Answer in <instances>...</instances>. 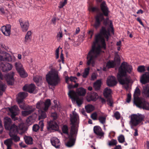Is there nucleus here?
Here are the masks:
<instances>
[{
    "instance_id": "393cba45",
    "label": "nucleus",
    "mask_w": 149,
    "mask_h": 149,
    "mask_svg": "<svg viewBox=\"0 0 149 149\" xmlns=\"http://www.w3.org/2000/svg\"><path fill=\"white\" fill-rule=\"evenodd\" d=\"M93 130L95 133L101 137L104 135V133L102 132L101 127L99 126H96L94 127Z\"/></svg>"
},
{
    "instance_id": "c9c22d12",
    "label": "nucleus",
    "mask_w": 149,
    "mask_h": 149,
    "mask_svg": "<svg viewBox=\"0 0 149 149\" xmlns=\"http://www.w3.org/2000/svg\"><path fill=\"white\" fill-rule=\"evenodd\" d=\"M4 143L7 147H11L13 144V141L10 139H8L5 140Z\"/></svg>"
},
{
    "instance_id": "9b49d317",
    "label": "nucleus",
    "mask_w": 149,
    "mask_h": 149,
    "mask_svg": "<svg viewBox=\"0 0 149 149\" xmlns=\"http://www.w3.org/2000/svg\"><path fill=\"white\" fill-rule=\"evenodd\" d=\"M68 95L74 101H76V103L80 106L83 102L82 100L80 99L77 95L76 92L73 90H70Z\"/></svg>"
},
{
    "instance_id": "58836bf2",
    "label": "nucleus",
    "mask_w": 149,
    "mask_h": 149,
    "mask_svg": "<svg viewBox=\"0 0 149 149\" xmlns=\"http://www.w3.org/2000/svg\"><path fill=\"white\" fill-rule=\"evenodd\" d=\"M3 61H12V58L11 56L8 53H6V57L3 58Z\"/></svg>"
},
{
    "instance_id": "0e129e2a",
    "label": "nucleus",
    "mask_w": 149,
    "mask_h": 149,
    "mask_svg": "<svg viewBox=\"0 0 149 149\" xmlns=\"http://www.w3.org/2000/svg\"><path fill=\"white\" fill-rule=\"evenodd\" d=\"M38 125H39V127H43L44 123H43V120H41L40 121Z\"/></svg>"
},
{
    "instance_id": "6ab92c4d",
    "label": "nucleus",
    "mask_w": 149,
    "mask_h": 149,
    "mask_svg": "<svg viewBox=\"0 0 149 149\" xmlns=\"http://www.w3.org/2000/svg\"><path fill=\"white\" fill-rule=\"evenodd\" d=\"M141 82L143 84H145L149 82V73L145 72L142 76L140 79Z\"/></svg>"
},
{
    "instance_id": "f257e3e1",
    "label": "nucleus",
    "mask_w": 149,
    "mask_h": 149,
    "mask_svg": "<svg viewBox=\"0 0 149 149\" xmlns=\"http://www.w3.org/2000/svg\"><path fill=\"white\" fill-rule=\"evenodd\" d=\"M108 40L109 36H110L109 28L107 30L105 27L102 26L100 30V33L95 36V41L93 42L92 49L88 53L87 57V64L88 65L91 64L93 66L95 64V60L99 55L101 48L106 49V44L104 37Z\"/></svg>"
},
{
    "instance_id": "412c9836",
    "label": "nucleus",
    "mask_w": 149,
    "mask_h": 149,
    "mask_svg": "<svg viewBox=\"0 0 149 149\" xmlns=\"http://www.w3.org/2000/svg\"><path fill=\"white\" fill-rule=\"evenodd\" d=\"M19 21L22 31L23 32L26 31L29 27V22L28 21L24 22L21 19L19 20Z\"/></svg>"
},
{
    "instance_id": "3c124183",
    "label": "nucleus",
    "mask_w": 149,
    "mask_h": 149,
    "mask_svg": "<svg viewBox=\"0 0 149 149\" xmlns=\"http://www.w3.org/2000/svg\"><path fill=\"white\" fill-rule=\"evenodd\" d=\"M67 3V1H61L59 3V6L58 7L60 8H61L65 5Z\"/></svg>"
},
{
    "instance_id": "6e6d98bb",
    "label": "nucleus",
    "mask_w": 149,
    "mask_h": 149,
    "mask_svg": "<svg viewBox=\"0 0 149 149\" xmlns=\"http://www.w3.org/2000/svg\"><path fill=\"white\" fill-rule=\"evenodd\" d=\"M131 98V93H128L127 95L126 99V102L129 103L130 102Z\"/></svg>"
},
{
    "instance_id": "680f3d73",
    "label": "nucleus",
    "mask_w": 149,
    "mask_h": 149,
    "mask_svg": "<svg viewBox=\"0 0 149 149\" xmlns=\"http://www.w3.org/2000/svg\"><path fill=\"white\" fill-rule=\"evenodd\" d=\"M31 31H29L27 32V33L26 34L25 36L27 38H31Z\"/></svg>"
},
{
    "instance_id": "4c0bfd02",
    "label": "nucleus",
    "mask_w": 149,
    "mask_h": 149,
    "mask_svg": "<svg viewBox=\"0 0 149 149\" xmlns=\"http://www.w3.org/2000/svg\"><path fill=\"white\" fill-rule=\"evenodd\" d=\"M114 62L116 65H119L120 63V60L119 55L118 54L115 55Z\"/></svg>"
},
{
    "instance_id": "f3484780",
    "label": "nucleus",
    "mask_w": 149,
    "mask_h": 149,
    "mask_svg": "<svg viewBox=\"0 0 149 149\" xmlns=\"http://www.w3.org/2000/svg\"><path fill=\"white\" fill-rule=\"evenodd\" d=\"M14 73L12 72L11 73L8 74L6 75V81L8 84L13 85L14 84Z\"/></svg>"
},
{
    "instance_id": "bb28decb",
    "label": "nucleus",
    "mask_w": 149,
    "mask_h": 149,
    "mask_svg": "<svg viewBox=\"0 0 149 149\" xmlns=\"http://www.w3.org/2000/svg\"><path fill=\"white\" fill-rule=\"evenodd\" d=\"M76 91L77 93L79 96H84L86 93V90L82 87L77 88Z\"/></svg>"
},
{
    "instance_id": "cd10ccee",
    "label": "nucleus",
    "mask_w": 149,
    "mask_h": 149,
    "mask_svg": "<svg viewBox=\"0 0 149 149\" xmlns=\"http://www.w3.org/2000/svg\"><path fill=\"white\" fill-rule=\"evenodd\" d=\"M101 84V82L100 80H97L94 83L93 87L95 88V90L98 91L100 89Z\"/></svg>"
},
{
    "instance_id": "c03bdc74",
    "label": "nucleus",
    "mask_w": 149,
    "mask_h": 149,
    "mask_svg": "<svg viewBox=\"0 0 149 149\" xmlns=\"http://www.w3.org/2000/svg\"><path fill=\"white\" fill-rule=\"evenodd\" d=\"M117 143L116 140L112 139L111 141H109L108 145L109 146H116Z\"/></svg>"
},
{
    "instance_id": "864d4df0",
    "label": "nucleus",
    "mask_w": 149,
    "mask_h": 149,
    "mask_svg": "<svg viewBox=\"0 0 149 149\" xmlns=\"http://www.w3.org/2000/svg\"><path fill=\"white\" fill-rule=\"evenodd\" d=\"M39 125H38L35 124L34 125L33 127V130L35 132H37L39 129Z\"/></svg>"
},
{
    "instance_id": "20e7f679",
    "label": "nucleus",
    "mask_w": 149,
    "mask_h": 149,
    "mask_svg": "<svg viewBox=\"0 0 149 149\" xmlns=\"http://www.w3.org/2000/svg\"><path fill=\"white\" fill-rule=\"evenodd\" d=\"M100 7L103 14L100 13L97 15L95 17L94 23L91 25L96 29H97L100 27L101 22L104 20V18L103 15L107 16H108L109 13L108 8L106 6V4L105 2H103L101 4Z\"/></svg>"
},
{
    "instance_id": "c85d7f7f",
    "label": "nucleus",
    "mask_w": 149,
    "mask_h": 149,
    "mask_svg": "<svg viewBox=\"0 0 149 149\" xmlns=\"http://www.w3.org/2000/svg\"><path fill=\"white\" fill-rule=\"evenodd\" d=\"M25 142L27 144H33V138L30 136H25L24 137Z\"/></svg>"
},
{
    "instance_id": "e433bc0d",
    "label": "nucleus",
    "mask_w": 149,
    "mask_h": 149,
    "mask_svg": "<svg viewBox=\"0 0 149 149\" xmlns=\"http://www.w3.org/2000/svg\"><path fill=\"white\" fill-rule=\"evenodd\" d=\"M18 130H22V133H24L25 132L26 130V128L25 127L24 124L23 123H21L19 124L18 126Z\"/></svg>"
},
{
    "instance_id": "09e8293b",
    "label": "nucleus",
    "mask_w": 149,
    "mask_h": 149,
    "mask_svg": "<svg viewBox=\"0 0 149 149\" xmlns=\"http://www.w3.org/2000/svg\"><path fill=\"white\" fill-rule=\"evenodd\" d=\"M31 38H27L26 36H25L24 43L25 45H28L31 41Z\"/></svg>"
},
{
    "instance_id": "79ce46f5",
    "label": "nucleus",
    "mask_w": 149,
    "mask_h": 149,
    "mask_svg": "<svg viewBox=\"0 0 149 149\" xmlns=\"http://www.w3.org/2000/svg\"><path fill=\"white\" fill-rule=\"evenodd\" d=\"M28 94L24 92H20L18 94V96L19 97L24 99L28 95Z\"/></svg>"
},
{
    "instance_id": "6e6552de",
    "label": "nucleus",
    "mask_w": 149,
    "mask_h": 149,
    "mask_svg": "<svg viewBox=\"0 0 149 149\" xmlns=\"http://www.w3.org/2000/svg\"><path fill=\"white\" fill-rule=\"evenodd\" d=\"M51 104V101L50 99H47L44 102L42 101L38 102L36 104V108L40 110H44L47 111Z\"/></svg>"
},
{
    "instance_id": "774afa93",
    "label": "nucleus",
    "mask_w": 149,
    "mask_h": 149,
    "mask_svg": "<svg viewBox=\"0 0 149 149\" xmlns=\"http://www.w3.org/2000/svg\"><path fill=\"white\" fill-rule=\"evenodd\" d=\"M96 78V77L94 74H93L91 77V80H94Z\"/></svg>"
},
{
    "instance_id": "a18cd8bd",
    "label": "nucleus",
    "mask_w": 149,
    "mask_h": 149,
    "mask_svg": "<svg viewBox=\"0 0 149 149\" xmlns=\"http://www.w3.org/2000/svg\"><path fill=\"white\" fill-rule=\"evenodd\" d=\"M68 127L67 125H65L63 126L62 128V131L63 133L68 134Z\"/></svg>"
},
{
    "instance_id": "1a4fd4ad",
    "label": "nucleus",
    "mask_w": 149,
    "mask_h": 149,
    "mask_svg": "<svg viewBox=\"0 0 149 149\" xmlns=\"http://www.w3.org/2000/svg\"><path fill=\"white\" fill-rule=\"evenodd\" d=\"M144 116L141 114H132L131 116L130 122L134 125L136 126L142 121Z\"/></svg>"
},
{
    "instance_id": "5701e85b",
    "label": "nucleus",
    "mask_w": 149,
    "mask_h": 149,
    "mask_svg": "<svg viewBox=\"0 0 149 149\" xmlns=\"http://www.w3.org/2000/svg\"><path fill=\"white\" fill-rule=\"evenodd\" d=\"M6 130L10 131L9 134H17L18 132V128L17 126L16 125L13 124L10 126L9 129H8Z\"/></svg>"
},
{
    "instance_id": "a878e982",
    "label": "nucleus",
    "mask_w": 149,
    "mask_h": 149,
    "mask_svg": "<svg viewBox=\"0 0 149 149\" xmlns=\"http://www.w3.org/2000/svg\"><path fill=\"white\" fill-rule=\"evenodd\" d=\"M30 109H25V111H22V114L23 116H26L33 113L35 111V109L32 108V107L31 106Z\"/></svg>"
},
{
    "instance_id": "c756f323",
    "label": "nucleus",
    "mask_w": 149,
    "mask_h": 149,
    "mask_svg": "<svg viewBox=\"0 0 149 149\" xmlns=\"http://www.w3.org/2000/svg\"><path fill=\"white\" fill-rule=\"evenodd\" d=\"M143 93L145 94L148 97H149V85L147 84L143 86Z\"/></svg>"
},
{
    "instance_id": "7c9ffc66",
    "label": "nucleus",
    "mask_w": 149,
    "mask_h": 149,
    "mask_svg": "<svg viewBox=\"0 0 149 149\" xmlns=\"http://www.w3.org/2000/svg\"><path fill=\"white\" fill-rule=\"evenodd\" d=\"M44 110H40L39 111V120L44 119L46 117V114L45 111Z\"/></svg>"
},
{
    "instance_id": "49530a36",
    "label": "nucleus",
    "mask_w": 149,
    "mask_h": 149,
    "mask_svg": "<svg viewBox=\"0 0 149 149\" xmlns=\"http://www.w3.org/2000/svg\"><path fill=\"white\" fill-rule=\"evenodd\" d=\"M145 67L143 65L139 66L138 67L137 70L139 72H143L146 70Z\"/></svg>"
},
{
    "instance_id": "39448f33",
    "label": "nucleus",
    "mask_w": 149,
    "mask_h": 149,
    "mask_svg": "<svg viewBox=\"0 0 149 149\" xmlns=\"http://www.w3.org/2000/svg\"><path fill=\"white\" fill-rule=\"evenodd\" d=\"M140 94L139 89L138 87H136L133 95L134 103L139 108L149 110V103L146 102L144 99L139 97Z\"/></svg>"
},
{
    "instance_id": "423d86ee",
    "label": "nucleus",
    "mask_w": 149,
    "mask_h": 149,
    "mask_svg": "<svg viewBox=\"0 0 149 149\" xmlns=\"http://www.w3.org/2000/svg\"><path fill=\"white\" fill-rule=\"evenodd\" d=\"M46 80L49 85L55 87L60 82L58 72L54 70L49 71L46 75Z\"/></svg>"
},
{
    "instance_id": "603ef678",
    "label": "nucleus",
    "mask_w": 149,
    "mask_h": 149,
    "mask_svg": "<svg viewBox=\"0 0 149 149\" xmlns=\"http://www.w3.org/2000/svg\"><path fill=\"white\" fill-rule=\"evenodd\" d=\"M97 114L96 112H95L92 113L91 115V118L94 120H97Z\"/></svg>"
},
{
    "instance_id": "ddd939ff",
    "label": "nucleus",
    "mask_w": 149,
    "mask_h": 149,
    "mask_svg": "<svg viewBox=\"0 0 149 149\" xmlns=\"http://www.w3.org/2000/svg\"><path fill=\"white\" fill-rule=\"evenodd\" d=\"M15 65L16 69L21 77L25 78L27 77V74L25 72L24 69L21 63H16Z\"/></svg>"
},
{
    "instance_id": "2f4dec72",
    "label": "nucleus",
    "mask_w": 149,
    "mask_h": 149,
    "mask_svg": "<svg viewBox=\"0 0 149 149\" xmlns=\"http://www.w3.org/2000/svg\"><path fill=\"white\" fill-rule=\"evenodd\" d=\"M6 86L0 81V96L2 95L3 93L5 91Z\"/></svg>"
},
{
    "instance_id": "0eeeda50",
    "label": "nucleus",
    "mask_w": 149,
    "mask_h": 149,
    "mask_svg": "<svg viewBox=\"0 0 149 149\" xmlns=\"http://www.w3.org/2000/svg\"><path fill=\"white\" fill-rule=\"evenodd\" d=\"M51 116L53 118V120H51L48 123V125L47 126V128L49 130L57 131L59 129L58 126L55 121L57 118V114L55 112L52 113L51 114Z\"/></svg>"
},
{
    "instance_id": "f8f14e48",
    "label": "nucleus",
    "mask_w": 149,
    "mask_h": 149,
    "mask_svg": "<svg viewBox=\"0 0 149 149\" xmlns=\"http://www.w3.org/2000/svg\"><path fill=\"white\" fill-rule=\"evenodd\" d=\"M9 110L11 113V117L14 120L18 119V118L16 116L19 113V109L18 107L15 105L14 106L9 108Z\"/></svg>"
},
{
    "instance_id": "69168bd1",
    "label": "nucleus",
    "mask_w": 149,
    "mask_h": 149,
    "mask_svg": "<svg viewBox=\"0 0 149 149\" xmlns=\"http://www.w3.org/2000/svg\"><path fill=\"white\" fill-rule=\"evenodd\" d=\"M137 20L138 21L141 25L143 26H144L143 24L141 19H140V17H138L137 18Z\"/></svg>"
},
{
    "instance_id": "37998d69",
    "label": "nucleus",
    "mask_w": 149,
    "mask_h": 149,
    "mask_svg": "<svg viewBox=\"0 0 149 149\" xmlns=\"http://www.w3.org/2000/svg\"><path fill=\"white\" fill-rule=\"evenodd\" d=\"M90 70V68L88 67L86 68L84 72L83 73V75L82 76L84 78H86L87 76L89 74V71Z\"/></svg>"
},
{
    "instance_id": "a19ab883",
    "label": "nucleus",
    "mask_w": 149,
    "mask_h": 149,
    "mask_svg": "<svg viewBox=\"0 0 149 149\" xmlns=\"http://www.w3.org/2000/svg\"><path fill=\"white\" fill-rule=\"evenodd\" d=\"M19 105L20 108L24 110L25 109H30V106L28 105L27 106L25 105L24 103L19 104Z\"/></svg>"
},
{
    "instance_id": "4d7b16f0",
    "label": "nucleus",
    "mask_w": 149,
    "mask_h": 149,
    "mask_svg": "<svg viewBox=\"0 0 149 149\" xmlns=\"http://www.w3.org/2000/svg\"><path fill=\"white\" fill-rule=\"evenodd\" d=\"M3 129V126L2 121L0 119V134H1L2 133Z\"/></svg>"
},
{
    "instance_id": "13d9d810",
    "label": "nucleus",
    "mask_w": 149,
    "mask_h": 149,
    "mask_svg": "<svg viewBox=\"0 0 149 149\" xmlns=\"http://www.w3.org/2000/svg\"><path fill=\"white\" fill-rule=\"evenodd\" d=\"M114 116L117 119H118L120 118V114L118 112H116L114 114Z\"/></svg>"
},
{
    "instance_id": "bf43d9fd",
    "label": "nucleus",
    "mask_w": 149,
    "mask_h": 149,
    "mask_svg": "<svg viewBox=\"0 0 149 149\" xmlns=\"http://www.w3.org/2000/svg\"><path fill=\"white\" fill-rule=\"evenodd\" d=\"M77 79V78L76 77L71 76L70 77V81L72 82L76 83V80Z\"/></svg>"
},
{
    "instance_id": "2eb2a0df",
    "label": "nucleus",
    "mask_w": 149,
    "mask_h": 149,
    "mask_svg": "<svg viewBox=\"0 0 149 149\" xmlns=\"http://www.w3.org/2000/svg\"><path fill=\"white\" fill-rule=\"evenodd\" d=\"M0 68L3 72H6L10 70L12 68L11 64L8 63L2 62L0 65Z\"/></svg>"
},
{
    "instance_id": "de8ad7c7",
    "label": "nucleus",
    "mask_w": 149,
    "mask_h": 149,
    "mask_svg": "<svg viewBox=\"0 0 149 149\" xmlns=\"http://www.w3.org/2000/svg\"><path fill=\"white\" fill-rule=\"evenodd\" d=\"M118 141L120 143H123L125 141V138L124 136L121 134L118 137Z\"/></svg>"
},
{
    "instance_id": "f704fd0d",
    "label": "nucleus",
    "mask_w": 149,
    "mask_h": 149,
    "mask_svg": "<svg viewBox=\"0 0 149 149\" xmlns=\"http://www.w3.org/2000/svg\"><path fill=\"white\" fill-rule=\"evenodd\" d=\"M85 109L87 112L89 113L94 109V107L92 105H88L85 106Z\"/></svg>"
},
{
    "instance_id": "338daca9",
    "label": "nucleus",
    "mask_w": 149,
    "mask_h": 149,
    "mask_svg": "<svg viewBox=\"0 0 149 149\" xmlns=\"http://www.w3.org/2000/svg\"><path fill=\"white\" fill-rule=\"evenodd\" d=\"M56 18V17H54L52 19V22L53 24H55Z\"/></svg>"
},
{
    "instance_id": "473e14b6",
    "label": "nucleus",
    "mask_w": 149,
    "mask_h": 149,
    "mask_svg": "<svg viewBox=\"0 0 149 149\" xmlns=\"http://www.w3.org/2000/svg\"><path fill=\"white\" fill-rule=\"evenodd\" d=\"M16 134H9V135L11 137V138L10 139H11L12 141L13 140L15 142L18 141L20 140L19 137L16 135Z\"/></svg>"
},
{
    "instance_id": "7ed1b4c3",
    "label": "nucleus",
    "mask_w": 149,
    "mask_h": 149,
    "mask_svg": "<svg viewBox=\"0 0 149 149\" xmlns=\"http://www.w3.org/2000/svg\"><path fill=\"white\" fill-rule=\"evenodd\" d=\"M77 114L73 112V116L71 117L70 121L72 125L71 126L70 135L69 136V140L66 144V146L68 147L72 146L74 145L75 142V139L73 138L76 136L77 133L75 124L77 120Z\"/></svg>"
},
{
    "instance_id": "72a5a7b5",
    "label": "nucleus",
    "mask_w": 149,
    "mask_h": 149,
    "mask_svg": "<svg viewBox=\"0 0 149 149\" xmlns=\"http://www.w3.org/2000/svg\"><path fill=\"white\" fill-rule=\"evenodd\" d=\"M116 65L113 61H109L106 64V67L109 68H113Z\"/></svg>"
},
{
    "instance_id": "f03ea898",
    "label": "nucleus",
    "mask_w": 149,
    "mask_h": 149,
    "mask_svg": "<svg viewBox=\"0 0 149 149\" xmlns=\"http://www.w3.org/2000/svg\"><path fill=\"white\" fill-rule=\"evenodd\" d=\"M132 69V66L125 62L122 63L118 69L117 76V80L120 84L126 85L124 88L126 90L128 88L129 84L130 82V79L127 77V72L130 73Z\"/></svg>"
},
{
    "instance_id": "e2e57ef3",
    "label": "nucleus",
    "mask_w": 149,
    "mask_h": 149,
    "mask_svg": "<svg viewBox=\"0 0 149 149\" xmlns=\"http://www.w3.org/2000/svg\"><path fill=\"white\" fill-rule=\"evenodd\" d=\"M23 99L19 97L17 99V102L19 104L23 103Z\"/></svg>"
},
{
    "instance_id": "5fc2aeb1",
    "label": "nucleus",
    "mask_w": 149,
    "mask_h": 149,
    "mask_svg": "<svg viewBox=\"0 0 149 149\" xmlns=\"http://www.w3.org/2000/svg\"><path fill=\"white\" fill-rule=\"evenodd\" d=\"M91 10L93 12L96 11L97 12H99L100 11L99 8L97 7H92L91 8Z\"/></svg>"
},
{
    "instance_id": "9d476101",
    "label": "nucleus",
    "mask_w": 149,
    "mask_h": 149,
    "mask_svg": "<svg viewBox=\"0 0 149 149\" xmlns=\"http://www.w3.org/2000/svg\"><path fill=\"white\" fill-rule=\"evenodd\" d=\"M111 90L110 88L107 87L104 89L103 94L104 96L107 99V104L111 107H113V102L111 95Z\"/></svg>"
},
{
    "instance_id": "ea45409f",
    "label": "nucleus",
    "mask_w": 149,
    "mask_h": 149,
    "mask_svg": "<svg viewBox=\"0 0 149 149\" xmlns=\"http://www.w3.org/2000/svg\"><path fill=\"white\" fill-rule=\"evenodd\" d=\"M98 120L101 123L104 124L106 123V118L104 116H100L98 117Z\"/></svg>"
},
{
    "instance_id": "052dcab7",
    "label": "nucleus",
    "mask_w": 149,
    "mask_h": 149,
    "mask_svg": "<svg viewBox=\"0 0 149 149\" xmlns=\"http://www.w3.org/2000/svg\"><path fill=\"white\" fill-rule=\"evenodd\" d=\"M59 48H58L56 50V59H57L59 57Z\"/></svg>"
},
{
    "instance_id": "4468645a",
    "label": "nucleus",
    "mask_w": 149,
    "mask_h": 149,
    "mask_svg": "<svg viewBox=\"0 0 149 149\" xmlns=\"http://www.w3.org/2000/svg\"><path fill=\"white\" fill-rule=\"evenodd\" d=\"M117 81L116 78L113 76H111L108 78L107 81V85L109 87H112L116 85Z\"/></svg>"
},
{
    "instance_id": "4be33fe9",
    "label": "nucleus",
    "mask_w": 149,
    "mask_h": 149,
    "mask_svg": "<svg viewBox=\"0 0 149 149\" xmlns=\"http://www.w3.org/2000/svg\"><path fill=\"white\" fill-rule=\"evenodd\" d=\"M4 126L6 130L9 129V127L12 124V120L11 119L8 117H5L4 118Z\"/></svg>"
},
{
    "instance_id": "aec40b11",
    "label": "nucleus",
    "mask_w": 149,
    "mask_h": 149,
    "mask_svg": "<svg viewBox=\"0 0 149 149\" xmlns=\"http://www.w3.org/2000/svg\"><path fill=\"white\" fill-rule=\"evenodd\" d=\"M98 97L97 94L95 92H93L87 95V100L88 102H90L91 100L95 101Z\"/></svg>"
},
{
    "instance_id": "dca6fc26",
    "label": "nucleus",
    "mask_w": 149,
    "mask_h": 149,
    "mask_svg": "<svg viewBox=\"0 0 149 149\" xmlns=\"http://www.w3.org/2000/svg\"><path fill=\"white\" fill-rule=\"evenodd\" d=\"M11 25L7 24L6 26H2L1 29L3 33L6 36H9L10 34Z\"/></svg>"
},
{
    "instance_id": "b1692460",
    "label": "nucleus",
    "mask_w": 149,
    "mask_h": 149,
    "mask_svg": "<svg viewBox=\"0 0 149 149\" xmlns=\"http://www.w3.org/2000/svg\"><path fill=\"white\" fill-rule=\"evenodd\" d=\"M51 142L52 146L56 148H59L60 146V142L57 138L54 137L51 139Z\"/></svg>"
},
{
    "instance_id": "8fccbe9b",
    "label": "nucleus",
    "mask_w": 149,
    "mask_h": 149,
    "mask_svg": "<svg viewBox=\"0 0 149 149\" xmlns=\"http://www.w3.org/2000/svg\"><path fill=\"white\" fill-rule=\"evenodd\" d=\"M33 80L37 84L39 82L41 81L42 80V77H41L37 76L33 78Z\"/></svg>"
},
{
    "instance_id": "a211bd4d",
    "label": "nucleus",
    "mask_w": 149,
    "mask_h": 149,
    "mask_svg": "<svg viewBox=\"0 0 149 149\" xmlns=\"http://www.w3.org/2000/svg\"><path fill=\"white\" fill-rule=\"evenodd\" d=\"M35 86L33 84H31L29 85L26 84L24 86L23 89L29 93H32L35 90Z\"/></svg>"
}]
</instances>
